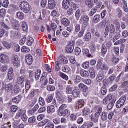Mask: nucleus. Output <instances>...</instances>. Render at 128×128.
<instances>
[{
  "instance_id": "603ef678",
  "label": "nucleus",
  "mask_w": 128,
  "mask_h": 128,
  "mask_svg": "<svg viewBox=\"0 0 128 128\" xmlns=\"http://www.w3.org/2000/svg\"><path fill=\"white\" fill-rule=\"evenodd\" d=\"M9 2L8 0H6L4 2L2 6L5 8H8V5H9Z\"/></svg>"
},
{
  "instance_id": "2f4dec72",
  "label": "nucleus",
  "mask_w": 128,
  "mask_h": 128,
  "mask_svg": "<svg viewBox=\"0 0 128 128\" xmlns=\"http://www.w3.org/2000/svg\"><path fill=\"white\" fill-rule=\"evenodd\" d=\"M40 74H41V70H36L35 77L37 80H40Z\"/></svg>"
},
{
  "instance_id": "6e6d98bb",
  "label": "nucleus",
  "mask_w": 128,
  "mask_h": 128,
  "mask_svg": "<svg viewBox=\"0 0 128 128\" xmlns=\"http://www.w3.org/2000/svg\"><path fill=\"white\" fill-rule=\"evenodd\" d=\"M112 61L114 64H117L120 62V59H118V58H116V57H114Z\"/></svg>"
},
{
  "instance_id": "f704fd0d",
  "label": "nucleus",
  "mask_w": 128,
  "mask_h": 128,
  "mask_svg": "<svg viewBox=\"0 0 128 128\" xmlns=\"http://www.w3.org/2000/svg\"><path fill=\"white\" fill-rule=\"evenodd\" d=\"M12 91L14 92L15 94H18V92L20 91V90L19 88V86L17 85L14 87V89H13V90H12Z\"/></svg>"
},
{
  "instance_id": "de8ad7c7",
  "label": "nucleus",
  "mask_w": 128,
  "mask_h": 128,
  "mask_svg": "<svg viewBox=\"0 0 128 128\" xmlns=\"http://www.w3.org/2000/svg\"><path fill=\"white\" fill-rule=\"evenodd\" d=\"M34 40L33 38H28V46H31L34 43Z\"/></svg>"
},
{
  "instance_id": "6ab92c4d",
  "label": "nucleus",
  "mask_w": 128,
  "mask_h": 128,
  "mask_svg": "<svg viewBox=\"0 0 128 128\" xmlns=\"http://www.w3.org/2000/svg\"><path fill=\"white\" fill-rule=\"evenodd\" d=\"M116 102V99H112L110 100V103L109 104L108 106V110H110L114 108V105Z\"/></svg>"
},
{
  "instance_id": "338daca9",
  "label": "nucleus",
  "mask_w": 128,
  "mask_h": 128,
  "mask_svg": "<svg viewBox=\"0 0 128 128\" xmlns=\"http://www.w3.org/2000/svg\"><path fill=\"white\" fill-rule=\"evenodd\" d=\"M20 24L18 22H16V24L14 25V29L16 30H18L20 29Z\"/></svg>"
},
{
  "instance_id": "5701e85b",
  "label": "nucleus",
  "mask_w": 128,
  "mask_h": 128,
  "mask_svg": "<svg viewBox=\"0 0 128 128\" xmlns=\"http://www.w3.org/2000/svg\"><path fill=\"white\" fill-rule=\"evenodd\" d=\"M25 79H26V77L24 76L19 77V78L18 80V84H22L25 80Z\"/></svg>"
},
{
  "instance_id": "4c0bfd02",
  "label": "nucleus",
  "mask_w": 128,
  "mask_h": 128,
  "mask_svg": "<svg viewBox=\"0 0 128 128\" xmlns=\"http://www.w3.org/2000/svg\"><path fill=\"white\" fill-rule=\"evenodd\" d=\"M47 76H48V74L46 72L43 73L40 80V82H44V80H48Z\"/></svg>"
},
{
  "instance_id": "3c124183",
  "label": "nucleus",
  "mask_w": 128,
  "mask_h": 128,
  "mask_svg": "<svg viewBox=\"0 0 128 128\" xmlns=\"http://www.w3.org/2000/svg\"><path fill=\"white\" fill-rule=\"evenodd\" d=\"M108 50L106 46L105 45H103L102 46V54L104 55L106 54Z\"/></svg>"
},
{
  "instance_id": "4d7b16f0",
  "label": "nucleus",
  "mask_w": 128,
  "mask_h": 128,
  "mask_svg": "<svg viewBox=\"0 0 128 128\" xmlns=\"http://www.w3.org/2000/svg\"><path fill=\"white\" fill-rule=\"evenodd\" d=\"M54 128V124L50 122L46 124L45 128Z\"/></svg>"
},
{
  "instance_id": "bf43d9fd",
  "label": "nucleus",
  "mask_w": 128,
  "mask_h": 128,
  "mask_svg": "<svg viewBox=\"0 0 128 128\" xmlns=\"http://www.w3.org/2000/svg\"><path fill=\"white\" fill-rule=\"evenodd\" d=\"M89 66H90V62H84L82 64V67L84 68H89Z\"/></svg>"
},
{
  "instance_id": "cd10ccee",
  "label": "nucleus",
  "mask_w": 128,
  "mask_h": 128,
  "mask_svg": "<svg viewBox=\"0 0 128 128\" xmlns=\"http://www.w3.org/2000/svg\"><path fill=\"white\" fill-rule=\"evenodd\" d=\"M94 124L92 122L90 123H86L84 124L82 128H90V127L93 126Z\"/></svg>"
},
{
  "instance_id": "6e6552de",
  "label": "nucleus",
  "mask_w": 128,
  "mask_h": 128,
  "mask_svg": "<svg viewBox=\"0 0 128 128\" xmlns=\"http://www.w3.org/2000/svg\"><path fill=\"white\" fill-rule=\"evenodd\" d=\"M12 61L13 62V64L16 66H20V60L18 57L16 55H13Z\"/></svg>"
},
{
  "instance_id": "393cba45",
  "label": "nucleus",
  "mask_w": 128,
  "mask_h": 128,
  "mask_svg": "<svg viewBox=\"0 0 128 128\" xmlns=\"http://www.w3.org/2000/svg\"><path fill=\"white\" fill-rule=\"evenodd\" d=\"M104 75L102 72H100L98 75V77L97 80L98 82H102V80L104 78Z\"/></svg>"
},
{
  "instance_id": "72a5a7b5",
  "label": "nucleus",
  "mask_w": 128,
  "mask_h": 128,
  "mask_svg": "<svg viewBox=\"0 0 128 128\" xmlns=\"http://www.w3.org/2000/svg\"><path fill=\"white\" fill-rule=\"evenodd\" d=\"M72 94L74 98H78L80 96V91L76 89L73 91Z\"/></svg>"
},
{
  "instance_id": "1a4fd4ad",
  "label": "nucleus",
  "mask_w": 128,
  "mask_h": 128,
  "mask_svg": "<svg viewBox=\"0 0 128 128\" xmlns=\"http://www.w3.org/2000/svg\"><path fill=\"white\" fill-rule=\"evenodd\" d=\"M98 68H100L102 70H108V66L105 64H103L102 62H100L98 64Z\"/></svg>"
},
{
  "instance_id": "0e129e2a",
  "label": "nucleus",
  "mask_w": 128,
  "mask_h": 128,
  "mask_svg": "<svg viewBox=\"0 0 128 128\" xmlns=\"http://www.w3.org/2000/svg\"><path fill=\"white\" fill-rule=\"evenodd\" d=\"M124 12H128V7L126 2H124Z\"/></svg>"
},
{
  "instance_id": "0eeeda50",
  "label": "nucleus",
  "mask_w": 128,
  "mask_h": 128,
  "mask_svg": "<svg viewBox=\"0 0 128 128\" xmlns=\"http://www.w3.org/2000/svg\"><path fill=\"white\" fill-rule=\"evenodd\" d=\"M74 44H70L66 46V52L68 54H71L74 52Z\"/></svg>"
},
{
  "instance_id": "9b49d317",
  "label": "nucleus",
  "mask_w": 128,
  "mask_h": 128,
  "mask_svg": "<svg viewBox=\"0 0 128 128\" xmlns=\"http://www.w3.org/2000/svg\"><path fill=\"white\" fill-rule=\"evenodd\" d=\"M56 5L54 0H48V8L50 9H54Z\"/></svg>"
},
{
  "instance_id": "e2e57ef3",
  "label": "nucleus",
  "mask_w": 128,
  "mask_h": 128,
  "mask_svg": "<svg viewBox=\"0 0 128 128\" xmlns=\"http://www.w3.org/2000/svg\"><path fill=\"white\" fill-rule=\"evenodd\" d=\"M107 89L106 88H102L101 92L102 95L104 96L107 94Z\"/></svg>"
},
{
  "instance_id": "f3484780",
  "label": "nucleus",
  "mask_w": 128,
  "mask_h": 128,
  "mask_svg": "<svg viewBox=\"0 0 128 128\" xmlns=\"http://www.w3.org/2000/svg\"><path fill=\"white\" fill-rule=\"evenodd\" d=\"M84 105V100H80L77 104L76 108L78 110H80V108H82Z\"/></svg>"
},
{
  "instance_id": "680f3d73",
  "label": "nucleus",
  "mask_w": 128,
  "mask_h": 128,
  "mask_svg": "<svg viewBox=\"0 0 128 128\" xmlns=\"http://www.w3.org/2000/svg\"><path fill=\"white\" fill-rule=\"evenodd\" d=\"M47 5V0H42V6L43 8H46V6Z\"/></svg>"
},
{
  "instance_id": "bb28decb",
  "label": "nucleus",
  "mask_w": 128,
  "mask_h": 128,
  "mask_svg": "<svg viewBox=\"0 0 128 128\" xmlns=\"http://www.w3.org/2000/svg\"><path fill=\"white\" fill-rule=\"evenodd\" d=\"M62 23L65 26H68L70 24L69 20L67 18L62 19Z\"/></svg>"
},
{
  "instance_id": "473e14b6",
  "label": "nucleus",
  "mask_w": 128,
  "mask_h": 128,
  "mask_svg": "<svg viewBox=\"0 0 128 128\" xmlns=\"http://www.w3.org/2000/svg\"><path fill=\"white\" fill-rule=\"evenodd\" d=\"M91 38V34L88 32L87 33L86 35L84 38V40L88 42Z\"/></svg>"
},
{
  "instance_id": "7ed1b4c3",
  "label": "nucleus",
  "mask_w": 128,
  "mask_h": 128,
  "mask_svg": "<svg viewBox=\"0 0 128 128\" xmlns=\"http://www.w3.org/2000/svg\"><path fill=\"white\" fill-rule=\"evenodd\" d=\"M66 104H62L60 107L59 108V112L58 114L60 116H66L68 113V111L67 110H62V108H66Z\"/></svg>"
},
{
  "instance_id": "69168bd1",
  "label": "nucleus",
  "mask_w": 128,
  "mask_h": 128,
  "mask_svg": "<svg viewBox=\"0 0 128 128\" xmlns=\"http://www.w3.org/2000/svg\"><path fill=\"white\" fill-rule=\"evenodd\" d=\"M14 49L15 52H19L20 50V46L18 44L14 46Z\"/></svg>"
},
{
  "instance_id": "8fccbe9b",
  "label": "nucleus",
  "mask_w": 128,
  "mask_h": 128,
  "mask_svg": "<svg viewBox=\"0 0 128 128\" xmlns=\"http://www.w3.org/2000/svg\"><path fill=\"white\" fill-rule=\"evenodd\" d=\"M100 15H96V16L94 17L93 21L94 23H98L100 21Z\"/></svg>"
},
{
  "instance_id": "13d9d810",
  "label": "nucleus",
  "mask_w": 128,
  "mask_h": 128,
  "mask_svg": "<svg viewBox=\"0 0 128 128\" xmlns=\"http://www.w3.org/2000/svg\"><path fill=\"white\" fill-rule=\"evenodd\" d=\"M6 9H2L0 10V16L1 17H4L6 14Z\"/></svg>"
},
{
  "instance_id": "49530a36",
  "label": "nucleus",
  "mask_w": 128,
  "mask_h": 128,
  "mask_svg": "<svg viewBox=\"0 0 128 128\" xmlns=\"http://www.w3.org/2000/svg\"><path fill=\"white\" fill-rule=\"evenodd\" d=\"M82 14V13L80 10H78L76 12V18L77 20H79Z\"/></svg>"
},
{
  "instance_id": "9d476101",
  "label": "nucleus",
  "mask_w": 128,
  "mask_h": 128,
  "mask_svg": "<svg viewBox=\"0 0 128 128\" xmlns=\"http://www.w3.org/2000/svg\"><path fill=\"white\" fill-rule=\"evenodd\" d=\"M70 0H64L63 2L62 6L64 9L68 10L70 6Z\"/></svg>"
},
{
  "instance_id": "f8f14e48",
  "label": "nucleus",
  "mask_w": 128,
  "mask_h": 128,
  "mask_svg": "<svg viewBox=\"0 0 128 128\" xmlns=\"http://www.w3.org/2000/svg\"><path fill=\"white\" fill-rule=\"evenodd\" d=\"M90 18L88 16H82L81 18V21L85 24V26H88V24Z\"/></svg>"
},
{
  "instance_id": "2eb2a0df",
  "label": "nucleus",
  "mask_w": 128,
  "mask_h": 128,
  "mask_svg": "<svg viewBox=\"0 0 128 128\" xmlns=\"http://www.w3.org/2000/svg\"><path fill=\"white\" fill-rule=\"evenodd\" d=\"M13 86L12 84L4 86L3 90H4L6 92H10V90L12 91Z\"/></svg>"
},
{
  "instance_id": "dca6fc26",
  "label": "nucleus",
  "mask_w": 128,
  "mask_h": 128,
  "mask_svg": "<svg viewBox=\"0 0 128 128\" xmlns=\"http://www.w3.org/2000/svg\"><path fill=\"white\" fill-rule=\"evenodd\" d=\"M112 96L111 94L108 95L106 98L104 100V104H108L109 102H111L112 100Z\"/></svg>"
},
{
  "instance_id": "412c9836",
  "label": "nucleus",
  "mask_w": 128,
  "mask_h": 128,
  "mask_svg": "<svg viewBox=\"0 0 128 128\" xmlns=\"http://www.w3.org/2000/svg\"><path fill=\"white\" fill-rule=\"evenodd\" d=\"M20 122H16L14 123V128H24V126L23 124H20Z\"/></svg>"
},
{
  "instance_id": "5fc2aeb1",
  "label": "nucleus",
  "mask_w": 128,
  "mask_h": 128,
  "mask_svg": "<svg viewBox=\"0 0 128 128\" xmlns=\"http://www.w3.org/2000/svg\"><path fill=\"white\" fill-rule=\"evenodd\" d=\"M25 88L26 90H28L30 88V81H26Z\"/></svg>"
},
{
  "instance_id": "58836bf2",
  "label": "nucleus",
  "mask_w": 128,
  "mask_h": 128,
  "mask_svg": "<svg viewBox=\"0 0 128 128\" xmlns=\"http://www.w3.org/2000/svg\"><path fill=\"white\" fill-rule=\"evenodd\" d=\"M86 4L90 8H92V6L94 5L93 2L92 0H86Z\"/></svg>"
},
{
  "instance_id": "e433bc0d",
  "label": "nucleus",
  "mask_w": 128,
  "mask_h": 128,
  "mask_svg": "<svg viewBox=\"0 0 128 128\" xmlns=\"http://www.w3.org/2000/svg\"><path fill=\"white\" fill-rule=\"evenodd\" d=\"M18 110V108L15 106H12L10 107V112L12 113H16Z\"/></svg>"
},
{
  "instance_id": "4468645a",
  "label": "nucleus",
  "mask_w": 128,
  "mask_h": 128,
  "mask_svg": "<svg viewBox=\"0 0 128 128\" xmlns=\"http://www.w3.org/2000/svg\"><path fill=\"white\" fill-rule=\"evenodd\" d=\"M60 63H64L65 64H66L68 63V60L67 58L64 56L63 55H61L59 56V58L58 59Z\"/></svg>"
},
{
  "instance_id": "052dcab7",
  "label": "nucleus",
  "mask_w": 128,
  "mask_h": 128,
  "mask_svg": "<svg viewBox=\"0 0 128 128\" xmlns=\"http://www.w3.org/2000/svg\"><path fill=\"white\" fill-rule=\"evenodd\" d=\"M81 52V50L79 48H76L75 50V54L76 56H79Z\"/></svg>"
},
{
  "instance_id": "4be33fe9",
  "label": "nucleus",
  "mask_w": 128,
  "mask_h": 128,
  "mask_svg": "<svg viewBox=\"0 0 128 128\" xmlns=\"http://www.w3.org/2000/svg\"><path fill=\"white\" fill-rule=\"evenodd\" d=\"M90 72V76L92 78H94L96 76L94 70V68H90L89 70Z\"/></svg>"
},
{
  "instance_id": "a18cd8bd",
  "label": "nucleus",
  "mask_w": 128,
  "mask_h": 128,
  "mask_svg": "<svg viewBox=\"0 0 128 128\" xmlns=\"http://www.w3.org/2000/svg\"><path fill=\"white\" fill-rule=\"evenodd\" d=\"M102 118L104 120H108V113L106 112H102Z\"/></svg>"
},
{
  "instance_id": "f03ea898",
  "label": "nucleus",
  "mask_w": 128,
  "mask_h": 128,
  "mask_svg": "<svg viewBox=\"0 0 128 128\" xmlns=\"http://www.w3.org/2000/svg\"><path fill=\"white\" fill-rule=\"evenodd\" d=\"M20 8L25 14H28V12L30 11L32 9L31 6H30L28 2H20Z\"/></svg>"
},
{
  "instance_id": "aec40b11",
  "label": "nucleus",
  "mask_w": 128,
  "mask_h": 128,
  "mask_svg": "<svg viewBox=\"0 0 128 128\" xmlns=\"http://www.w3.org/2000/svg\"><path fill=\"white\" fill-rule=\"evenodd\" d=\"M14 74L13 69H10L8 72V78L10 80L14 79Z\"/></svg>"
},
{
  "instance_id": "39448f33",
  "label": "nucleus",
  "mask_w": 128,
  "mask_h": 128,
  "mask_svg": "<svg viewBox=\"0 0 128 128\" xmlns=\"http://www.w3.org/2000/svg\"><path fill=\"white\" fill-rule=\"evenodd\" d=\"M10 61L8 56L6 55L2 54L0 56V62L2 64L8 63Z\"/></svg>"
},
{
  "instance_id": "c85d7f7f",
  "label": "nucleus",
  "mask_w": 128,
  "mask_h": 128,
  "mask_svg": "<svg viewBox=\"0 0 128 128\" xmlns=\"http://www.w3.org/2000/svg\"><path fill=\"white\" fill-rule=\"evenodd\" d=\"M90 113V110L89 108H86L83 110V114L85 116H88Z\"/></svg>"
},
{
  "instance_id": "09e8293b",
  "label": "nucleus",
  "mask_w": 128,
  "mask_h": 128,
  "mask_svg": "<svg viewBox=\"0 0 128 128\" xmlns=\"http://www.w3.org/2000/svg\"><path fill=\"white\" fill-rule=\"evenodd\" d=\"M56 90V87L52 86H49L47 87V90L50 92H53Z\"/></svg>"
},
{
  "instance_id": "774afa93",
  "label": "nucleus",
  "mask_w": 128,
  "mask_h": 128,
  "mask_svg": "<svg viewBox=\"0 0 128 128\" xmlns=\"http://www.w3.org/2000/svg\"><path fill=\"white\" fill-rule=\"evenodd\" d=\"M20 97L19 96H18V97H16L15 98H14L12 100L13 101V102L14 103H16V104H18L19 103V102H20V99H19Z\"/></svg>"
},
{
  "instance_id": "79ce46f5",
  "label": "nucleus",
  "mask_w": 128,
  "mask_h": 128,
  "mask_svg": "<svg viewBox=\"0 0 128 128\" xmlns=\"http://www.w3.org/2000/svg\"><path fill=\"white\" fill-rule=\"evenodd\" d=\"M18 18H19L20 20H23L24 18V14L22 12H18V14H16Z\"/></svg>"
},
{
  "instance_id": "a211bd4d",
  "label": "nucleus",
  "mask_w": 128,
  "mask_h": 128,
  "mask_svg": "<svg viewBox=\"0 0 128 128\" xmlns=\"http://www.w3.org/2000/svg\"><path fill=\"white\" fill-rule=\"evenodd\" d=\"M56 110L54 106H50L47 108V113L48 114L54 112Z\"/></svg>"
},
{
  "instance_id": "20e7f679",
  "label": "nucleus",
  "mask_w": 128,
  "mask_h": 128,
  "mask_svg": "<svg viewBox=\"0 0 128 128\" xmlns=\"http://www.w3.org/2000/svg\"><path fill=\"white\" fill-rule=\"evenodd\" d=\"M126 100V98L124 96L121 98H120V100L117 102L116 107L118 108H120L124 104Z\"/></svg>"
},
{
  "instance_id": "b1692460",
  "label": "nucleus",
  "mask_w": 128,
  "mask_h": 128,
  "mask_svg": "<svg viewBox=\"0 0 128 128\" xmlns=\"http://www.w3.org/2000/svg\"><path fill=\"white\" fill-rule=\"evenodd\" d=\"M82 77H88L89 76V72L88 71L82 70L80 73Z\"/></svg>"
},
{
  "instance_id": "c756f323",
  "label": "nucleus",
  "mask_w": 128,
  "mask_h": 128,
  "mask_svg": "<svg viewBox=\"0 0 128 128\" xmlns=\"http://www.w3.org/2000/svg\"><path fill=\"white\" fill-rule=\"evenodd\" d=\"M22 28L24 32H27L28 30V26L26 22H23L22 23Z\"/></svg>"
},
{
  "instance_id": "7c9ffc66",
  "label": "nucleus",
  "mask_w": 128,
  "mask_h": 128,
  "mask_svg": "<svg viewBox=\"0 0 128 128\" xmlns=\"http://www.w3.org/2000/svg\"><path fill=\"white\" fill-rule=\"evenodd\" d=\"M2 44L7 49L11 48L12 47V44L7 42H2Z\"/></svg>"
},
{
  "instance_id": "a878e982",
  "label": "nucleus",
  "mask_w": 128,
  "mask_h": 128,
  "mask_svg": "<svg viewBox=\"0 0 128 128\" xmlns=\"http://www.w3.org/2000/svg\"><path fill=\"white\" fill-rule=\"evenodd\" d=\"M82 52H83V54L84 55H86L87 57L90 58L92 56V55L90 54H89L90 51L88 50L84 49Z\"/></svg>"
},
{
  "instance_id": "ea45409f",
  "label": "nucleus",
  "mask_w": 128,
  "mask_h": 128,
  "mask_svg": "<svg viewBox=\"0 0 128 128\" xmlns=\"http://www.w3.org/2000/svg\"><path fill=\"white\" fill-rule=\"evenodd\" d=\"M30 52V50L28 48L26 47V46H24V47L22 48V52Z\"/></svg>"
},
{
  "instance_id": "c9c22d12",
  "label": "nucleus",
  "mask_w": 128,
  "mask_h": 128,
  "mask_svg": "<svg viewBox=\"0 0 128 128\" xmlns=\"http://www.w3.org/2000/svg\"><path fill=\"white\" fill-rule=\"evenodd\" d=\"M102 107H99V109L98 112L95 114V116L98 119V117L100 116V114L102 113Z\"/></svg>"
},
{
  "instance_id": "423d86ee",
  "label": "nucleus",
  "mask_w": 128,
  "mask_h": 128,
  "mask_svg": "<svg viewBox=\"0 0 128 128\" xmlns=\"http://www.w3.org/2000/svg\"><path fill=\"white\" fill-rule=\"evenodd\" d=\"M26 63L29 65L31 66L34 62V58L30 54H27L26 56Z\"/></svg>"
},
{
  "instance_id": "c03bdc74",
  "label": "nucleus",
  "mask_w": 128,
  "mask_h": 128,
  "mask_svg": "<svg viewBox=\"0 0 128 128\" xmlns=\"http://www.w3.org/2000/svg\"><path fill=\"white\" fill-rule=\"evenodd\" d=\"M39 104L42 106H44V105H46V102L44 98H39Z\"/></svg>"
},
{
  "instance_id": "864d4df0",
  "label": "nucleus",
  "mask_w": 128,
  "mask_h": 128,
  "mask_svg": "<svg viewBox=\"0 0 128 128\" xmlns=\"http://www.w3.org/2000/svg\"><path fill=\"white\" fill-rule=\"evenodd\" d=\"M60 62H59L58 60L56 62V64H55V66H56V71H58L60 70Z\"/></svg>"
},
{
  "instance_id": "a19ab883",
  "label": "nucleus",
  "mask_w": 128,
  "mask_h": 128,
  "mask_svg": "<svg viewBox=\"0 0 128 128\" xmlns=\"http://www.w3.org/2000/svg\"><path fill=\"white\" fill-rule=\"evenodd\" d=\"M39 108H40L39 105L36 104L32 110H30V114H34V113L35 112L36 110H38Z\"/></svg>"
},
{
  "instance_id": "37998d69",
  "label": "nucleus",
  "mask_w": 128,
  "mask_h": 128,
  "mask_svg": "<svg viewBox=\"0 0 128 128\" xmlns=\"http://www.w3.org/2000/svg\"><path fill=\"white\" fill-rule=\"evenodd\" d=\"M47 12H48L45 10H43L42 11V14H41V19H42V18H45L47 16V14H46Z\"/></svg>"
},
{
  "instance_id": "ddd939ff",
  "label": "nucleus",
  "mask_w": 128,
  "mask_h": 128,
  "mask_svg": "<svg viewBox=\"0 0 128 128\" xmlns=\"http://www.w3.org/2000/svg\"><path fill=\"white\" fill-rule=\"evenodd\" d=\"M56 96L58 100L60 101V103L62 104L64 101V98L62 96V92H58L56 94Z\"/></svg>"
},
{
  "instance_id": "f257e3e1",
  "label": "nucleus",
  "mask_w": 128,
  "mask_h": 128,
  "mask_svg": "<svg viewBox=\"0 0 128 128\" xmlns=\"http://www.w3.org/2000/svg\"><path fill=\"white\" fill-rule=\"evenodd\" d=\"M26 110H20L16 114V119L19 118L21 117L22 120L26 122L28 120V117L26 114Z\"/></svg>"
}]
</instances>
